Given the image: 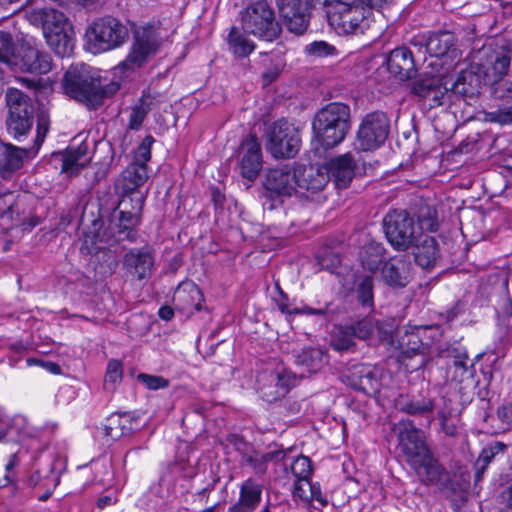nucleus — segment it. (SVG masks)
<instances>
[{"instance_id":"8fccbe9b","label":"nucleus","mask_w":512,"mask_h":512,"mask_svg":"<svg viewBox=\"0 0 512 512\" xmlns=\"http://www.w3.org/2000/svg\"><path fill=\"white\" fill-rule=\"evenodd\" d=\"M393 327L391 324L374 321L373 340L378 342H391Z\"/></svg>"},{"instance_id":"dca6fc26","label":"nucleus","mask_w":512,"mask_h":512,"mask_svg":"<svg viewBox=\"0 0 512 512\" xmlns=\"http://www.w3.org/2000/svg\"><path fill=\"white\" fill-rule=\"evenodd\" d=\"M477 63V71L471 69L463 70L459 73L457 78L452 82L450 80L449 89L450 93L460 95L465 98H473L480 92L482 79L480 73L484 74V79L489 78V68H487V61L484 63L479 59Z\"/></svg>"},{"instance_id":"ea45409f","label":"nucleus","mask_w":512,"mask_h":512,"mask_svg":"<svg viewBox=\"0 0 512 512\" xmlns=\"http://www.w3.org/2000/svg\"><path fill=\"white\" fill-rule=\"evenodd\" d=\"M357 298L363 306L373 305V281L370 276H365L358 284Z\"/></svg>"},{"instance_id":"0e129e2a","label":"nucleus","mask_w":512,"mask_h":512,"mask_svg":"<svg viewBox=\"0 0 512 512\" xmlns=\"http://www.w3.org/2000/svg\"><path fill=\"white\" fill-rule=\"evenodd\" d=\"M117 498L113 494L104 495L98 498L97 506L99 508H105L107 506L113 505L116 503Z\"/></svg>"},{"instance_id":"0eeeda50","label":"nucleus","mask_w":512,"mask_h":512,"mask_svg":"<svg viewBox=\"0 0 512 512\" xmlns=\"http://www.w3.org/2000/svg\"><path fill=\"white\" fill-rule=\"evenodd\" d=\"M8 115L6 129L17 141H22L31 132L34 123V107L31 99L17 88H9L5 95Z\"/></svg>"},{"instance_id":"4c0bfd02","label":"nucleus","mask_w":512,"mask_h":512,"mask_svg":"<svg viewBox=\"0 0 512 512\" xmlns=\"http://www.w3.org/2000/svg\"><path fill=\"white\" fill-rule=\"evenodd\" d=\"M355 338L362 340H373L374 337V320L371 318H364L351 325Z\"/></svg>"},{"instance_id":"3c124183","label":"nucleus","mask_w":512,"mask_h":512,"mask_svg":"<svg viewBox=\"0 0 512 512\" xmlns=\"http://www.w3.org/2000/svg\"><path fill=\"white\" fill-rule=\"evenodd\" d=\"M287 29L296 34L302 35L308 27L309 17H298L293 19H283Z\"/></svg>"},{"instance_id":"b1692460","label":"nucleus","mask_w":512,"mask_h":512,"mask_svg":"<svg viewBox=\"0 0 512 512\" xmlns=\"http://www.w3.org/2000/svg\"><path fill=\"white\" fill-rule=\"evenodd\" d=\"M173 301L178 310L193 315L202 309L203 294L194 283H186L178 286Z\"/></svg>"},{"instance_id":"1a4fd4ad","label":"nucleus","mask_w":512,"mask_h":512,"mask_svg":"<svg viewBox=\"0 0 512 512\" xmlns=\"http://www.w3.org/2000/svg\"><path fill=\"white\" fill-rule=\"evenodd\" d=\"M267 150L274 158H293L300 149L298 130L286 120H278L267 129Z\"/></svg>"},{"instance_id":"a211bd4d","label":"nucleus","mask_w":512,"mask_h":512,"mask_svg":"<svg viewBox=\"0 0 512 512\" xmlns=\"http://www.w3.org/2000/svg\"><path fill=\"white\" fill-rule=\"evenodd\" d=\"M239 157L241 175L248 180H254L262 168L261 146L255 135H250L241 143Z\"/></svg>"},{"instance_id":"a19ab883","label":"nucleus","mask_w":512,"mask_h":512,"mask_svg":"<svg viewBox=\"0 0 512 512\" xmlns=\"http://www.w3.org/2000/svg\"><path fill=\"white\" fill-rule=\"evenodd\" d=\"M311 478H296L293 486L294 498L309 501L315 495L314 488L310 482Z\"/></svg>"},{"instance_id":"412c9836","label":"nucleus","mask_w":512,"mask_h":512,"mask_svg":"<svg viewBox=\"0 0 512 512\" xmlns=\"http://www.w3.org/2000/svg\"><path fill=\"white\" fill-rule=\"evenodd\" d=\"M148 179L147 166L130 164L121 174L116 188L121 193V198H132L136 194H143L140 187Z\"/></svg>"},{"instance_id":"9b49d317","label":"nucleus","mask_w":512,"mask_h":512,"mask_svg":"<svg viewBox=\"0 0 512 512\" xmlns=\"http://www.w3.org/2000/svg\"><path fill=\"white\" fill-rule=\"evenodd\" d=\"M144 194H136L132 198H121L118 204L119 219L114 236L117 241H135L136 227L140 224L144 206Z\"/></svg>"},{"instance_id":"2eb2a0df","label":"nucleus","mask_w":512,"mask_h":512,"mask_svg":"<svg viewBox=\"0 0 512 512\" xmlns=\"http://www.w3.org/2000/svg\"><path fill=\"white\" fill-rule=\"evenodd\" d=\"M49 53L32 46H22L19 55L14 57L11 69L32 75H44L52 69Z\"/></svg>"},{"instance_id":"2f4dec72","label":"nucleus","mask_w":512,"mask_h":512,"mask_svg":"<svg viewBox=\"0 0 512 512\" xmlns=\"http://www.w3.org/2000/svg\"><path fill=\"white\" fill-rule=\"evenodd\" d=\"M26 156V149L8 144L0 155V165L7 171H15L22 166L23 159Z\"/></svg>"},{"instance_id":"393cba45","label":"nucleus","mask_w":512,"mask_h":512,"mask_svg":"<svg viewBox=\"0 0 512 512\" xmlns=\"http://www.w3.org/2000/svg\"><path fill=\"white\" fill-rule=\"evenodd\" d=\"M440 255L438 242L433 236H418V266L430 271L436 264Z\"/></svg>"},{"instance_id":"c9c22d12","label":"nucleus","mask_w":512,"mask_h":512,"mask_svg":"<svg viewBox=\"0 0 512 512\" xmlns=\"http://www.w3.org/2000/svg\"><path fill=\"white\" fill-rule=\"evenodd\" d=\"M278 7L283 19L309 17L301 0H278Z\"/></svg>"},{"instance_id":"13d9d810","label":"nucleus","mask_w":512,"mask_h":512,"mask_svg":"<svg viewBox=\"0 0 512 512\" xmlns=\"http://www.w3.org/2000/svg\"><path fill=\"white\" fill-rule=\"evenodd\" d=\"M47 132H48V120L46 117L42 116L38 119V122H37V135L35 138V142L38 145V147L44 141Z\"/></svg>"},{"instance_id":"4468645a","label":"nucleus","mask_w":512,"mask_h":512,"mask_svg":"<svg viewBox=\"0 0 512 512\" xmlns=\"http://www.w3.org/2000/svg\"><path fill=\"white\" fill-rule=\"evenodd\" d=\"M297 172V188L295 193L311 198L318 195L317 200L322 198L319 194L324 190L329 182V170L324 166L315 167L312 165L296 166Z\"/></svg>"},{"instance_id":"4d7b16f0","label":"nucleus","mask_w":512,"mask_h":512,"mask_svg":"<svg viewBox=\"0 0 512 512\" xmlns=\"http://www.w3.org/2000/svg\"><path fill=\"white\" fill-rule=\"evenodd\" d=\"M341 259L337 254L332 252H327L321 257H319V264L327 269L332 271L340 265Z\"/></svg>"},{"instance_id":"5701e85b","label":"nucleus","mask_w":512,"mask_h":512,"mask_svg":"<svg viewBox=\"0 0 512 512\" xmlns=\"http://www.w3.org/2000/svg\"><path fill=\"white\" fill-rule=\"evenodd\" d=\"M329 170L336 187L344 189L349 186L355 175V161L350 153L331 159L325 166Z\"/></svg>"},{"instance_id":"473e14b6","label":"nucleus","mask_w":512,"mask_h":512,"mask_svg":"<svg viewBox=\"0 0 512 512\" xmlns=\"http://www.w3.org/2000/svg\"><path fill=\"white\" fill-rule=\"evenodd\" d=\"M398 448H416V428L412 420H401L394 427Z\"/></svg>"},{"instance_id":"603ef678","label":"nucleus","mask_w":512,"mask_h":512,"mask_svg":"<svg viewBox=\"0 0 512 512\" xmlns=\"http://www.w3.org/2000/svg\"><path fill=\"white\" fill-rule=\"evenodd\" d=\"M147 114L148 112L140 104H137L130 113L128 127L131 130H138Z\"/></svg>"},{"instance_id":"864d4df0","label":"nucleus","mask_w":512,"mask_h":512,"mask_svg":"<svg viewBox=\"0 0 512 512\" xmlns=\"http://www.w3.org/2000/svg\"><path fill=\"white\" fill-rule=\"evenodd\" d=\"M261 397L268 403L275 402L281 398L283 395H278L279 389L275 386V382H271L268 385H263L260 388Z\"/></svg>"},{"instance_id":"e433bc0d","label":"nucleus","mask_w":512,"mask_h":512,"mask_svg":"<svg viewBox=\"0 0 512 512\" xmlns=\"http://www.w3.org/2000/svg\"><path fill=\"white\" fill-rule=\"evenodd\" d=\"M14 43L12 37L7 32H0V65L10 67L13 64Z\"/></svg>"},{"instance_id":"09e8293b","label":"nucleus","mask_w":512,"mask_h":512,"mask_svg":"<svg viewBox=\"0 0 512 512\" xmlns=\"http://www.w3.org/2000/svg\"><path fill=\"white\" fill-rule=\"evenodd\" d=\"M385 281L391 286H405V278L401 277L398 269L392 263H386L382 268Z\"/></svg>"},{"instance_id":"680f3d73","label":"nucleus","mask_w":512,"mask_h":512,"mask_svg":"<svg viewBox=\"0 0 512 512\" xmlns=\"http://www.w3.org/2000/svg\"><path fill=\"white\" fill-rule=\"evenodd\" d=\"M328 311V305L323 308L315 309L309 306H305L302 309L295 310L296 314H307V315H325Z\"/></svg>"},{"instance_id":"a878e982","label":"nucleus","mask_w":512,"mask_h":512,"mask_svg":"<svg viewBox=\"0 0 512 512\" xmlns=\"http://www.w3.org/2000/svg\"><path fill=\"white\" fill-rule=\"evenodd\" d=\"M90 159L88 144L82 142L76 148L67 151L63 158L62 171L70 175L76 174L89 163Z\"/></svg>"},{"instance_id":"cd10ccee","label":"nucleus","mask_w":512,"mask_h":512,"mask_svg":"<svg viewBox=\"0 0 512 512\" xmlns=\"http://www.w3.org/2000/svg\"><path fill=\"white\" fill-rule=\"evenodd\" d=\"M295 363L308 372H317L327 363V354L320 348H304L295 355Z\"/></svg>"},{"instance_id":"aec40b11","label":"nucleus","mask_w":512,"mask_h":512,"mask_svg":"<svg viewBox=\"0 0 512 512\" xmlns=\"http://www.w3.org/2000/svg\"><path fill=\"white\" fill-rule=\"evenodd\" d=\"M265 186L279 195H292L298 189L296 167L283 166L270 169L266 174Z\"/></svg>"},{"instance_id":"7c9ffc66","label":"nucleus","mask_w":512,"mask_h":512,"mask_svg":"<svg viewBox=\"0 0 512 512\" xmlns=\"http://www.w3.org/2000/svg\"><path fill=\"white\" fill-rule=\"evenodd\" d=\"M262 486L252 479L244 481L240 487L238 502L254 511L260 504Z\"/></svg>"},{"instance_id":"6e6552de","label":"nucleus","mask_w":512,"mask_h":512,"mask_svg":"<svg viewBox=\"0 0 512 512\" xmlns=\"http://www.w3.org/2000/svg\"><path fill=\"white\" fill-rule=\"evenodd\" d=\"M242 26L246 33L264 41H273L281 33V26L266 0L250 4L242 15Z\"/></svg>"},{"instance_id":"f3484780","label":"nucleus","mask_w":512,"mask_h":512,"mask_svg":"<svg viewBox=\"0 0 512 512\" xmlns=\"http://www.w3.org/2000/svg\"><path fill=\"white\" fill-rule=\"evenodd\" d=\"M154 263L155 258L149 246L132 248L123 257V268L139 281L152 275Z\"/></svg>"},{"instance_id":"de8ad7c7","label":"nucleus","mask_w":512,"mask_h":512,"mask_svg":"<svg viewBox=\"0 0 512 512\" xmlns=\"http://www.w3.org/2000/svg\"><path fill=\"white\" fill-rule=\"evenodd\" d=\"M495 454L493 450H482L477 460L475 461V483L481 481L485 469L490 464Z\"/></svg>"},{"instance_id":"9d476101","label":"nucleus","mask_w":512,"mask_h":512,"mask_svg":"<svg viewBox=\"0 0 512 512\" xmlns=\"http://www.w3.org/2000/svg\"><path fill=\"white\" fill-rule=\"evenodd\" d=\"M390 131L387 115L380 111L367 114L358 129L356 145L361 151H372L386 141Z\"/></svg>"},{"instance_id":"39448f33","label":"nucleus","mask_w":512,"mask_h":512,"mask_svg":"<svg viewBox=\"0 0 512 512\" xmlns=\"http://www.w3.org/2000/svg\"><path fill=\"white\" fill-rule=\"evenodd\" d=\"M87 49L99 54L122 46L128 39L127 27L118 19L106 16L93 21L86 30Z\"/></svg>"},{"instance_id":"6ab92c4d","label":"nucleus","mask_w":512,"mask_h":512,"mask_svg":"<svg viewBox=\"0 0 512 512\" xmlns=\"http://www.w3.org/2000/svg\"><path fill=\"white\" fill-rule=\"evenodd\" d=\"M413 53L407 47H398L392 50L386 60V65L379 68L388 71L395 78L404 81L412 79L416 74Z\"/></svg>"},{"instance_id":"58836bf2","label":"nucleus","mask_w":512,"mask_h":512,"mask_svg":"<svg viewBox=\"0 0 512 512\" xmlns=\"http://www.w3.org/2000/svg\"><path fill=\"white\" fill-rule=\"evenodd\" d=\"M271 382H275V386L279 389L278 395L285 396L296 381V376L289 371L283 370L276 374L270 375Z\"/></svg>"},{"instance_id":"338daca9","label":"nucleus","mask_w":512,"mask_h":512,"mask_svg":"<svg viewBox=\"0 0 512 512\" xmlns=\"http://www.w3.org/2000/svg\"><path fill=\"white\" fill-rule=\"evenodd\" d=\"M212 200L216 206H219V205L223 204V202L225 200V196L221 193V191L218 188H213L212 189Z\"/></svg>"},{"instance_id":"7ed1b4c3","label":"nucleus","mask_w":512,"mask_h":512,"mask_svg":"<svg viewBox=\"0 0 512 512\" xmlns=\"http://www.w3.org/2000/svg\"><path fill=\"white\" fill-rule=\"evenodd\" d=\"M312 128L324 149L335 147L345 139L350 129L349 106L339 102L326 105L317 112Z\"/></svg>"},{"instance_id":"20e7f679","label":"nucleus","mask_w":512,"mask_h":512,"mask_svg":"<svg viewBox=\"0 0 512 512\" xmlns=\"http://www.w3.org/2000/svg\"><path fill=\"white\" fill-rule=\"evenodd\" d=\"M65 93L90 108H97L106 96L100 77L88 65H72L63 79Z\"/></svg>"},{"instance_id":"5fc2aeb1","label":"nucleus","mask_w":512,"mask_h":512,"mask_svg":"<svg viewBox=\"0 0 512 512\" xmlns=\"http://www.w3.org/2000/svg\"><path fill=\"white\" fill-rule=\"evenodd\" d=\"M163 102L160 94L143 93L139 104L149 113L154 107Z\"/></svg>"},{"instance_id":"e2e57ef3","label":"nucleus","mask_w":512,"mask_h":512,"mask_svg":"<svg viewBox=\"0 0 512 512\" xmlns=\"http://www.w3.org/2000/svg\"><path fill=\"white\" fill-rule=\"evenodd\" d=\"M23 86L29 88V89H38L41 86L40 79L35 78H27V77H19L17 79Z\"/></svg>"},{"instance_id":"79ce46f5","label":"nucleus","mask_w":512,"mask_h":512,"mask_svg":"<svg viewBox=\"0 0 512 512\" xmlns=\"http://www.w3.org/2000/svg\"><path fill=\"white\" fill-rule=\"evenodd\" d=\"M154 138L147 135L140 145L137 147L134 162L132 164H139L146 166V163L151 159V147L154 143Z\"/></svg>"},{"instance_id":"774afa93","label":"nucleus","mask_w":512,"mask_h":512,"mask_svg":"<svg viewBox=\"0 0 512 512\" xmlns=\"http://www.w3.org/2000/svg\"><path fill=\"white\" fill-rule=\"evenodd\" d=\"M227 512H254L251 509H248L246 506L242 505L238 501L229 507Z\"/></svg>"},{"instance_id":"052dcab7","label":"nucleus","mask_w":512,"mask_h":512,"mask_svg":"<svg viewBox=\"0 0 512 512\" xmlns=\"http://www.w3.org/2000/svg\"><path fill=\"white\" fill-rule=\"evenodd\" d=\"M277 306L279 310L284 314H292L294 311L290 309L289 303H288V297L286 294L283 293V291L280 290L279 298L276 299Z\"/></svg>"},{"instance_id":"a18cd8bd","label":"nucleus","mask_w":512,"mask_h":512,"mask_svg":"<svg viewBox=\"0 0 512 512\" xmlns=\"http://www.w3.org/2000/svg\"><path fill=\"white\" fill-rule=\"evenodd\" d=\"M291 471L295 478H311L312 466L310 459L306 456L297 457L291 464Z\"/></svg>"},{"instance_id":"c85d7f7f","label":"nucleus","mask_w":512,"mask_h":512,"mask_svg":"<svg viewBox=\"0 0 512 512\" xmlns=\"http://www.w3.org/2000/svg\"><path fill=\"white\" fill-rule=\"evenodd\" d=\"M230 51L237 57L244 58L255 49V44L237 27H232L228 35Z\"/></svg>"},{"instance_id":"6e6d98bb","label":"nucleus","mask_w":512,"mask_h":512,"mask_svg":"<svg viewBox=\"0 0 512 512\" xmlns=\"http://www.w3.org/2000/svg\"><path fill=\"white\" fill-rule=\"evenodd\" d=\"M377 380L374 373L371 370L362 371V375L359 377V386L363 391L375 390Z\"/></svg>"},{"instance_id":"37998d69","label":"nucleus","mask_w":512,"mask_h":512,"mask_svg":"<svg viewBox=\"0 0 512 512\" xmlns=\"http://www.w3.org/2000/svg\"><path fill=\"white\" fill-rule=\"evenodd\" d=\"M305 52L314 57H327L336 54V48L325 41H314L305 47Z\"/></svg>"},{"instance_id":"72a5a7b5","label":"nucleus","mask_w":512,"mask_h":512,"mask_svg":"<svg viewBox=\"0 0 512 512\" xmlns=\"http://www.w3.org/2000/svg\"><path fill=\"white\" fill-rule=\"evenodd\" d=\"M353 329L350 326H336L334 328L331 345L337 351L349 350L354 346Z\"/></svg>"},{"instance_id":"bb28decb","label":"nucleus","mask_w":512,"mask_h":512,"mask_svg":"<svg viewBox=\"0 0 512 512\" xmlns=\"http://www.w3.org/2000/svg\"><path fill=\"white\" fill-rule=\"evenodd\" d=\"M439 225L435 200L421 199L418 202V228L428 232H436Z\"/></svg>"},{"instance_id":"4be33fe9","label":"nucleus","mask_w":512,"mask_h":512,"mask_svg":"<svg viewBox=\"0 0 512 512\" xmlns=\"http://www.w3.org/2000/svg\"><path fill=\"white\" fill-rule=\"evenodd\" d=\"M454 46V36L450 32H440L430 35L424 45L425 52H427L431 58L428 66L439 72L442 69L443 61L442 58L446 56L451 48Z\"/></svg>"},{"instance_id":"bf43d9fd","label":"nucleus","mask_w":512,"mask_h":512,"mask_svg":"<svg viewBox=\"0 0 512 512\" xmlns=\"http://www.w3.org/2000/svg\"><path fill=\"white\" fill-rule=\"evenodd\" d=\"M501 512H512V486L502 493Z\"/></svg>"},{"instance_id":"ddd939ff","label":"nucleus","mask_w":512,"mask_h":512,"mask_svg":"<svg viewBox=\"0 0 512 512\" xmlns=\"http://www.w3.org/2000/svg\"><path fill=\"white\" fill-rule=\"evenodd\" d=\"M449 83L450 79L440 71L436 75L418 81V102H422V109L435 108L442 105L445 99L450 98Z\"/></svg>"},{"instance_id":"423d86ee","label":"nucleus","mask_w":512,"mask_h":512,"mask_svg":"<svg viewBox=\"0 0 512 512\" xmlns=\"http://www.w3.org/2000/svg\"><path fill=\"white\" fill-rule=\"evenodd\" d=\"M161 45L159 29L154 25L137 27L133 31V41L125 60L116 67L120 73L127 74L141 68L154 56Z\"/></svg>"},{"instance_id":"69168bd1","label":"nucleus","mask_w":512,"mask_h":512,"mask_svg":"<svg viewBox=\"0 0 512 512\" xmlns=\"http://www.w3.org/2000/svg\"><path fill=\"white\" fill-rule=\"evenodd\" d=\"M158 315L163 320H170L174 316V311L170 306H162L158 311Z\"/></svg>"},{"instance_id":"49530a36","label":"nucleus","mask_w":512,"mask_h":512,"mask_svg":"<svg viewBox=\"0 0 512 512\" xmlns=\"http://www.w3.org/2000/svg\"><path fill=\"white\" fill-rule=\"evenodd\" d=\"M123 375V365L119 360L112 359L108 362L106 375H105V385L113 384L120 382Z\"/></svg>"},{"instance_id":"f704fd0d","label":"nucleus","mask_w":512,"mask_h":512,"mask_svg":"<svg viewBox=\"0 0 512 512\" xmlns=\"http://www.w3.org/2000/svg\"><path fill=\"white\" fill-rule=\"evenodd\" d=\"M445 476L442 467L436 460L429 459L427 462L418 465V477L425 483H437Z\"/></svg>"},{"instance_id":"c756f323","label":"nucleus","mask_w":512,"mask_h":512,"mask_svg":"<svg viewBox=\"0 0 512 512\" xmlns=\"http://www.w3.org/2000/svg\"><path fill=\"white\" fill-rule=\"evenodd\" d=\"M128 424L130 421L126 414H112L106 419L103 434L113 441L118 440L130 431L131 427Z\"/></svg>"},{"instance_id":"f8f14e48","label":"nucleus","mask_w":512,"mask_h":512,"mask_svg":"<svg viewBox=\"0 0 512 512\" xmlns=\"http://www.w3.org/2000/svg\"><path fill=\"white\" fill-rule=\"evenodd\" d=\"M413 224L406 211L389 212L383 220V227L390 244L398 250L409 248L415 239Z\"/></svg>"},{"instance_id":"f257e3e1","label":"nucleus","mask_w":512,"mask_h":512,"mask_svg":"<svg viewBox=\"0 0 512 512\" xmlns=\"http://www.w3.org/2000/svg\"><path fill=\"white\" fill-rule=\"evenodd\" d=\"M391 0H338L328 11V22L339 35L365 34L373 23L372 9Z\"/></svg>"},{"instance_id":"f03ea898","label":"nucleus","mask_w":512,"mask_h":512,"mask_svg":"<svg viewBox=\"0 0 512 512\" xmlns=\"http://www.w3.org/2000/svg\"><path fill=\"white\" fill-rule=\"evenodd\" d=\"M29 20L41 25L48 46L58 56H69L75 45L74 30L66 16L52 8L35 9L30 12Z\"/></svg>"},{"instance_id":"c03bdc74","label":"nucleus","mask_w":512,"mask_h":512,"mask_svg":"<svg viewBox=\"0 0 512 512\" xmlns=\"http://www.w3.org/2000/svg\"><path fill=\"white\" fill-rule=\"evenodd\" d=\"M137 380L149 390L165 389L169 386V380L159 375L140 373Z\"/></svg>"}]
</instances>
